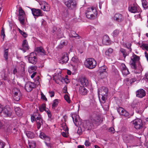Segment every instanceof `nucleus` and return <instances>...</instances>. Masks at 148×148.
I'll use <instances>...</instances> for the list:
<instances>
[{"label":"nucleus","instance_id":"obj_1","mask_svg":"<svg viewBox=\"0 0 148 148\" xmlns=\"http://www.w3.org/2000/svg\"><path fill=\"white\" fill-rule=\"evenodd\" d=\"M99 121V116L96 114H93L90 117V120L85 121L83 123V127L84 128V131L90 130L94 124H97Z\"/></svg>","mask_w":148,"mask_h":148},{"label":"nucleus","instance_id":"obj_2","mask_svg":"<svg viewBox=\"0 0 148 148\" xmlns=\"http://www.w3.org/2000/svg\"><path fill=\"white\" fill-rule=\"evenodd\" d=\"M97 14V12L95 7H89L87 8L86 15V17L88 19H95Z\"/></svg>","mask_w":148,"mask_h":148},{"label":"nucleus","instance_id":"obj_3","mask_svg":"<svg viewBox=\"0 0 148 148\" xmlns=\"http://www.w3.org/2000/svg\"><path fill=\"white\" fill-rule=\"evenodd\" d=\"M108 88L105 87H102L98 91L99 98H101L102 100L105 101L106 99V97L108 92Z\"/></svg>","mask_w":148,"mask_h":148},{"label":"nucleus","instance_id":"obj_4","mask_svg":"<svg viewBox=\"0 0 148 148\" xmlns=\"http://www.w3.org/2000/svg\"><path fill=\"white\" fill-rule=\"evenodd\" d=\"M85 65L87 68L92 69L95 68L96 65V61L93 58H89L86 60Z\"/></svg>","mask_w":148,"mask_h":148},{"label":"nucleus","instance_id":"obj_5","mask_svg":"<svg viewBox=\"0 0 148 148\" xmlns=\"http://www.w3.org/2000/svg\"><path fill=\"white\" fill-rule=\"evenodd\" d=\"M128 10L132 13L139 12H140V9L136 3L132 5L128 8Z\"/></svg>","mask_w":148,"mask_h":148},{"label":"nucleus","instance_id":"obj_6","mask_svg":"<svg viewBox=\"0 0 148 148\" xmlns=\"http://www.w3.org/2000/svg\"><path fill=\"white\" fill-rule=\"evenodd\" d=\"M13 92L14 99L16 101H18L21 96V94L19 90L17 88H14L13 90Z\"/></svg>","mask_w":148,"mask_h":148},{"label":"nucleus","instance_id":"obj_7","mask_svg":"<svg viewBox=\"0 0 148 148\" xmlns=\"http://www.w3.org/2000/svg\"><path fill=\"white\" fill-rule=\"evenodd\" d=\"M28 61L29 63L35 64L37 61L36 54L34 52L31 53L28 58Z\"/></svg>","mask_w":148,"mask_h":148},{"label":"nucleus","instance_id":"obj_8","mask_svg":"<svg viewBox=\"0 0 148 148\" xmlns=\"http://www.w3.org/2000/svg\"><path fill=\"white\" fill-rule=\"evenodd\" d=\"M132 122L136 129H140L143 128V123L141 120L139 119H136Z\"/></svg>","mask_w":148,"mask_h":148},{"label":"nucleus","instance_id":"obj_9","mask_svg":"<svg viewBox=\"0 0 148 148\" xmlns=\"http://www.w3.org/2000/svg\"><path fill=\"white\" fill-rule=\"evenodd\" d=\"M139 60V57L136 55L133 54L131 57V60L130 61V64L132 65V66L134 69H136V63Z\"/></svg>","mask_w":148,"mask_h":148},{"label":"nucleus","instance_id":"obj_10","mask_svg":"<svg viewBox=\"0 0 148 148\" xmlns=\"http://www.w3.org/2000/svg\"><path fill=\"white\" fill-rule=\"evenodd\" d=\"M65 4L69 8L71 9L74 8L76 5V2L73 0H69L66 1Z\"/></svg>","mask_w":148,"mask_h":148},{"label":"nucleus","instance_id":"obj_11","mask_svg":"<svg viewBox=\"0 0 148 148\" xmlns=\"http://www.w3.org/2000/svg\"><path fill=\"white\" fill-rule=\"evenodd\" d=\"M36 114H38V116L36 117V121L37 128L39 129L41 125L43 124V121L40 114L38 113H36Z\"/></svg>","mask_w":148,"mask_h":148},{"label":"nucleus","instance_id":"obj_12","mask_svg":"<svg viewBox=\"0 0 148 148\" xmlns=\"http://www.w3.org/2000/svg\"><path fill=\"white\" fill-rule=\"evenodd\" d=\"M31 10L32 14L35 18V17H39L42 16V11L39 9L32 8L31 9Z\"/></svg>","mask_w":148,"mask_h":148},{"label":"nucleus","instance_id":"obj_13","mask_svg":"<svg viewBox=\"0 0 148 148\" xmlns=\"http://www.w3.org/2000/svg\"><path fill=\"white\" fill-rule=\"evenodd\" d=\"M41 6V8L44 11H48L50 10V7L49 4L45 1L39 3Z\"/></svg>","mask_w":148,"mask_h":148},{"label":"nucleus","instance_id":"obj_14","mask_svg":"<svg viewBox=\"0 0 148 148\" xmlns=\"http://www.w3.org/2000/svg\"><path fill=\"white\" fill-rule=\"evenodd\" d=\"M35 85L34 84L30 82L27 83L25 86V89L28 92L31 91L34 88Z\"/></svg>","mask_w":148,"mask_h":148},{"label":"nucleus","instance_id":"obj_15","mask_svg":"<svg viewBox=\"0 0 148 148\" xmlns=\"http://www.w3.org/2000/svg\"><path fill=\"white\" fill-rule=\"evenodd\" d=\"M123 138L126 142L131 143L133 141L136 137L130 134L125 135Z\"/></svg>","mask_w":148,"mask_h":148},{"label":"nucleus","instance_id":"obj_16","mask_svg":"<svg viewBox=\"0 0 148 148\" xmlns=\"http://www.w3.org/2000/svg\"><path fill=\"white\" fill-rule=\"evenodd\" d=\"M68 55L67 53H64L62 54V56L59 60L60 62L62 64L66 63L68 61Z\"/></svg>","mask_w":148,"mask_h":148},{"label":"nucleus","instance_id":"obj_17","mask_svg":"<svg viewBox=\"0 0 148 148\" xmlns=\"http://www.w3.org/2000/svg\"><path fill=\"white\" fill-rule=\"evenodd\" d=\"M114 19L119 22L122 21L124 19V17L123 15L119 13L115 14L114 17Z\"/></svg>","mask_w":148,"mask_h":148},{"label":"nucleus","instance_id":"obj_18","mask_svg":"<svg viewBox=\"0 0 148 148\" xmlns=\"http://www.w3.org/2000/svg\"><path fill=\"white\" fill-rule=\"evenodd\" d=\"M12 110L10 108L7 107L3 109V112L6 117H10L12 114Z\"/></svg>","mask_w":148,"mask_h":148},{"label":"nucleus","instance_id":"obj_19","mask_svg":"<svg viewBox=\"0 0 148 148\" xmlns=\"http://www.w3.org/2000/svg\"><path fill=\"white\" fill-rule=\"evenodd\" d=\"M146 95L145 91L142 89H140L136 92V96L140 98H142Z\"/></svg>","mask_w":148,"mask_h":148},{"label":"nucleus","instance_id":"obj_20","mask_svg":"<svg viewBox=\"0 0 148 148\" xmlns=\"http://www.w3.org/2000/svg\"><path fill=\"white\" fill-rule=\"evenodd\" d=\"M79 92L82 95H85L88 93V90L85 87L83 86H80Z\"/></svg>","mask_w":148,"mask_h":148},{"label":"nucleus","instance_id":"obj_21","mask_svg":"<svg viewBox=\"0 0 148 148\" xmlns=\"http://www.w3.org/2000/svg\"><path fill=\"white\" fill-rule=\"evenodd\" d=\"M29 49V46L28 45L27 41L26 40H23L22 44V48L21 49L24 52H25L27 50Z\"/></svg>","mask_w":148,"mask_h":148},{"label":"nucleus","instance_id":"obj_22","mask_svg":"<svg viewBox=\"0 0 148 148\" xmlns=\"http://www.w3.org/2000/svg\"><path fill=\"white\" fill-rule=\"evenodd\" d=\"M79 81L81 84L83 86H86L88 85L89 81L85 77H82L79 79Z\"/></svg>","mask_w":148,"mask_h":148},{"label":"nucleus","instance_id":"obj_23","mask_svg":"<svg viewBox=\"0 0 148 148\" xmlns=\"http://www.w3.org/2000/svg\"><path fill=\"white\" fill-rule=\"evenodd\" d=\"M35 51L41 55H44L46 54V52L41 47H36Z\"/></svg>","mask_w":148,"mask_h":148},{"label":"nucleus","instance_id":"obj_24","mask_svg":"<svg viewBox=\"0 0 148 148\" xmlns=\"http://www.w3.org/2000/svg\"><path fill=\"white\" fill-rule=\"evenodd\" d=\"M23 62H21V65L19 67L20 70L19 71H18V72L19 73H20L22 77L24 76L25 75V66L23 64Z\"/></svg>","mask_w":148,"mask_h":148},{"label":"nucleus","instance_id":"obj_25","mask_svg":"<svg viewBox=\"0 0 148 148\" xmlns=\"http://www.w3.org/2000/svg\"><path fill=\"white\" fill-rule=\"evenodd\" d=\"M120 54H122L124 58H125L128 55L129 52L127 51L125 49L123 48H121L119 51Z\"/></svg>","mask_w":148,"mask_h":148},{"label":"nucleus","instance_id":"obj_26","mask_svg":"<svg viewBox=\"0 0 148 148\" xmlns=\"http://www.w3.org/2000/svg\"><path fill=\"white\" fill-rule=\"evenodd\" d=\"M123 67L121 68V70L122 74L125 75H127L129 74V72L128 69L127 68L126 66L124 64L123 65Z\"/></svg>","mask_w":148,"mask_h":148},{"label":"nucleus","instance_id":"obj_27","mask_svg":"<svg viewBox=\"0 0 148 148\" xmlns=\"http://www.w3.org/2000/svg\"><path fill=\"white\" fill-rule=\"evenodd\" d=\"M14 110L16 115L18 116H21L22 115L23 112L21 110L19 107H14Z\"/></svg>","mask_w":148,"mask_h":148},{"label":"nucleus","instance_id":"obj_28","mask_svg":"<svg viewBox=\"0 0 148 148\" xmlns=\"http://www.w3.org/2000/svg\"><path fill=\"white\" fill-rule=\"evenodd\" d=\"M103 43L107 45L110 42V40L109 37L107 36H103L102 39Z\"/></svg>","mask_w":148,"mask_h":148},{"label":"nucleus","instance_id":"obj_29","mask_svg":"<svg viewBox=\"0 0 148 148\" xmlns=\"http://www.w3.org/2000/svg\"><path fill=\"white\" fill-rule=\"evenodd\" d=\"M39 137L42 139H45L46 140L49 141L50 140V138L48 136H47L43 132H41L39 135Z\"/></svg>","mask_w":148,"mask_h":148},{"label":"nucleus","instance_id":"obj_30","mask_svg":"<svg viewBox=\"0 0 148 148\" xmlns=\"http://www.w3.org/2000/svg\"><path fill=\"white\" fill-rule=\"evenodd\" d=\"M107 70V68L106 66L105 65H103L99 68V71L100 73L106 72Z\"/></svg>","mask_w":148,"mask_h":148},{"label":"nucleus","instance_id":"obj_31","mask_svg":"<svg viewBox=\"0 0 148 148\" xmlns=\"http://www.w3.org/2000/svg\"><path fill=\"white\" fill-rule=\"evenodd\" d=\"M25 15H19L18 17L19 20L20 21L22 25H23L25 21Z\"/></svg>","mask_w":148,"mask_h":148},{"label":"nucleus","instance_id":"obj_32","mask_svg":"<svg viewBox=\"0 0 148 148\" xmlns=\"http://www.w3.org/2000/svg\"><path fill=\"white\" fill-rule=\"evenodd\" d=\"M26 136L29 138H32L34 137V133L31 132H26Z\"/></svg>","mask_w":148,"mask_h":148},{"label":"nucleus","instance_id":"obj_33","mask_svg":"<svg viewBox=\"0 0 148 148\" xmlns=\"http://www.w3.org/2000/svg\"><path fill=\"white\" fill-rule=\"evenodd\" d=\"M69 36L71 38H76L78 36V35L75 32L72 31L69 34Z\"/></svg>","mask_w":148,"mask_h":148},{"label":"nucleus","instance_id":"obj_34","mask_svg":"<svg viewBox=\"0 0 148 148\" xmlns=\"http://www.w3.org/2000/svg\"><path fill=\"white\" fill-rule=\"evenodd\" d=\"M58 100L57 99H55L53 101V103L52 105V108L55 109L58 106Z\"/></svg>","mask_w":148,"mask_h":148},{"label":"nucleus","instance_id":"obj_35","mask_svg":"<svg viewBox=\"0 0 148 148\" xmlns=\"http://www.w3.org/2000/svg\"><path fill=\"white\" fill-rule=\"evenodd\" d=\"M142 4L145 9H146L148 7V2L147 0H142Z\"/></svg>","mask_w":148,"mask_h":148},{"label":"nucleus","instance_id":"obj_36","mask_svg":"<svg viewBox=\"0 0 148 148\" xmlns=\"http://www.w3.org/2000/svg\"><path fill=\"white\" fill-rule=\"evenodd\" d=\"M1 77L3 79L6 80L8 79V74L4 71H3L1 73Z\"/></svg>","mask_w":148,"mask_h":148},{"label":"nucleus","instance_id":"obj_37","mask_svg":"<svg viewBox=\"0 0 148 148\" xmlns=\"http://www.w3.org/2000/svg\"><path fill=\"white\" fill-rule=\"evenodd\" d=\"M136 81V78H133L131 79H130L129 78H126L124 79L125 82H130V84H132V83Z\"/></svg>","mask_w":148,"mask_h":148},{"label":"nucleus","instance_id":"obj_38","mask_svg":"<svg viewBox=\"0 0 148 148\" xmlns=\"http://www.w3.org/2000/svg\"><path fill=\"white\" fill-rule=\"evenodd\" d=\"M28 148H35L36 146V143L34 141L29 142Z\"/></svg>","mask_w":148,"mask_h":148},{"label":"nucleus","instance_id":"obj_39","mask_svg":"<svg viewBox=\"0 0 148 148\" xmlns=\"http://www.w3.org/2000/svg\"><path fill=\"white\" fill-rule=\"evenodd\" d=\"M113 51V49L111 48H109L107 49L105 52V54L108 56L112 53Z\"/></svg>","mask_w":148,"mask_h":148},{"label":"nucleus","instance_id":"obj_40","mask_svg":"<svg viewBox=\"0 0 148 148\" xmlns=\"http://www.w3.org/2000/svg\"><path fill=\"white\" fill-rule=\"evenodd\" d=\"M71 61L76 64H78L79 62V59L76 57L72 58L71 59Z\"/></svg>","mask_w":148,"mask_h":148},{"label":"nucleus","instance_id":"obj_41","mask_svg":"<svg viewBox=\"0 0 148 148\" xmlns=\"http://www.w3.org/2000/svg\"><path fill=\"white\" fill-rule=\"evenodd\" d=\"M125 110L124 109L121 107H119L117 109L118 112L121 115H122L123 112H124V111Z\"/></svg>","mask_w":148,"mask_h":148},{"label":"nucleus","instance_id":"obj_42","mask_svg":"<svg viewBox=\"0 0 148 148\" xmlns=\"http://www.w3.org/2000/svg\"><path fill=\"white\" fill-rule=\"evenodd\" d=\"M36 113H36L33 114V115H32L31 116V119L32 122H34L35 121H36V116H38V114Z\"/></svg>","mask_w":148,"mask_h":148},{"label":"nucleus","instance_id":"obj_43","mask_svg":"<svg viewBox=\"0 0 148 148\" xmlns=\"http://www.w3.org/2000/svg\"><path fill=\"white\" fill-rule=\"evenodd\" d=\"M37 67L36 66H31L28 69V71L29 73H31L35 71Z\"/></svg>","mask_w":148,"mask_h":148},{"label":"nucleus","instance_id":"obj_44","mask_svg":"<svg viewBox=\"0 0 148 148\" xmlns=\"http://www.w3.org/2000/svg\"><path fill=\"white\" fill-rule=\"evenodd\" d=\"M77 116L75 115V114L73 115L72 116L73 121L75 125H76V123L77 121Z\"/></svg>","mask_w":148,"mask_h":148},{"label":"nucleus","instance_id":"obj_45","mask_svg":"<svg viewBox=\"0 0 148 148\" xmlns=\"http://www.w3.org/2000/svg\"><path fill=\"white\" fill-rule=\"evenodd\" d=\"M18 11L19 15H25L24 11L22 10L21 7L18 8Z\"/></svg>","mask_w":148,"mask_h":148},{"label":"nucleus","instance_id":"obj_46","mask_svg":"<svg viewBox=\"0 0 148 148\" xmlns=\"http://www.w3.org/2000/svg\"><path fill=\"white\" fill-rule=\"evenodd\" d=\"M8 49H6L4 51V57L5 58V60H7L8 59Z\"/></svg>","mask_w":148,"mask_h":148},{"label":"nucleus","instance_id":"obj_47","mask_svg":"<svg viewBox=\"0 0 148 148\" xmlns=\"http://www.w3.org/2000/svg\"><path fill=\"white\" fill-rule=\"evenodd\" d=\"M119 33V31L118 30H115L113 33V35L114 37L117 36Z\"/></svg>","mask_w":148,"mask_h":148},{"label":"nucleus","instance_id":"obj_48","mask_svg":"<svg viewBox=\"0 0 148 148\" xmlns=\"http://www.w3.org/2000/svg\"><path fill=\"white\" fill-rule=\"evenodd\" d=\"M64 98L69 103H70V100L69 97L67 95H65L64 96Z\"/></svg>","mask_w":148,"mask_h":148},{"label":"nucleus","instance_id":"obj_49","mask_svg":"<svg viewBox=\"0 0 148 148\" xmlns=\"http://www.w3.org/2000/svg\"><path fill=\"white\" fill-rule=\"evenodd\" d=\"M63 129L66 132H68V128L67 126L65 125H64L62 126Z\"/></svg>","mask_w":148,"mask_h":148},{"label":"nucleus","instance_id":"obj_50","mask_svg":"<svg viewBox=\"0 0 148 148\" xmlns=\"http://www.w3.org/2000/svg\"><path fill=\"white\" fill-rule=\"evenodd\" d=\"M129 114L126 110H125L123 114L122 115H123L125 117H128L129 116Z\"/></svg>","mask_w":148,"mask_h":148},{"label":"nucleus","instance_id":"obj_51","mask_svg":"<svg viewBox=\"0 0 148 148\" xmlns=\"http://www.w3.org/2000/svg\"><path fill=\"white\" fill-rule=\"evenodd\" d=\"M1 36H3V38L5 36V34L4 29L3 27L2 28V29L1 31Z\"/></svg>","mask_w":148,"mask_h":148},{"label":"nucleus","instance_id":"obj_52","mask_svg":"<svg viewBox=\"0 0 148 148\" xmlns=\"http://www.w3.org/2000/svg\"><path fill=\"white\" fill-rule=\"evenodd\" d=\"M45 110L47 114L48 117L49 118H51V114L50 111L49 110Z\"/></svg>","mask_w":148,"mask_h":148},{"label":"nucleus","instance_id":"obj_53","mask_svg":"<svg viewBox=\"0 0 148 148\" xmlns=\"http://www.w3.org/2000/svg\"><path fill=\"white\" fill-rule=\"evenodd\" d=\"M142 46L143 48L148 51V44H143Z\"/></svg>","mask_w":148,"mask_h":148},{"label":"nucleus","instance_id":"obj_54","mask_svg":"<svg viewBox=\"0 0 148 148\" xmlns=\"http://www.w3.org/2000/svg\"><path fill=\"white\" fill-rule=\"evenodd\" d=\"M77 133L79 135L81 134L82 133V130L81 128L80 127H79L78 128V130L77 131Z\"/></svg>","mask_w":148,"mask_h":148},{"label":"nucleus","instance_id":"obj_55","mask_svg":"<svg viewBox=\"0 0 148 148\" xmlns=\"http://www.w3.org/2000/svg\"><path fill=\"white\" fill-rule=\"evenodd\" d=\"M49 93L50 97H52L54 96V92L53 91H49Z\"/></svg>","mask_w":148,"mask_h":148},{"label":"nucleus","instance_id":"obj_56","mask_svg":"<svg viewBox=\"0 0 148 148\" xmlns=\"http://www.w3.org/2000/svg\"><path fill=\"white\" fill-rule=\"evenodd\" d=\"M103 108L104 110L106 111H107L109 109L108 106V105H105L103 106Z\"/></svg>","mask_w":148,"mask_h":148},{"label":"nucleus","instance_id":"obj_57","mask_svg":"<svg viewBox=\"0 0 148 148\" xmlns=\"http://www.w3.org/2000/svg\"><path fill=\"white\" fill-rule=\"evenodd\" d=\"M41 98L44 100L47 101V99L45 96L42 93H41Z\"/></svg>","mask_w":148,"mask_h":148},{"label":"nucleus","instance_id":"obj_58","mask_svg":"<svg viewBox=\"0 0 148 148\" xmlns=\"http://www.w3.org/2000/svg\"><path fill=\"white\" fill-rule=\"evenodd\" d=\"M85 145L86 146H89L90 145V143L88 140H86L85 142Z\"/></svg>","mask_w":148,"mask_h":148},{"label":"nucleus","instance_id":"obj_59","mask_svg":"<svg viewBox=\"0 0 148 148\" xmlns=\"http://www.w3.org/2000/svg\"><path fill=\"white\" fill-rule=\"evenodd\" d=\"M62 80L64 81L66 83H68L69 82L68 79L66 78H63L62 79Z\"/></svg>","mask_w":148,"mask_h":148},{"label":"nucleus","instance_id":"obj_60","mask_svg":"<svg viewBox=\"0 0 148 148\" xmlns=\"http://www.w3.org/2000/svg\"><path fill=\"white\" fill-rule=\"evenodd\" d=\"M5 146V145L2 142L0 141V148H3Z\"/></svg>","mask_w":148,"mask_h":148},{"label":"nucleus","instance_id":"obj_61","mask_svg":"<svg viewBox=\"0 0 148 148\" xmlns=\"http://www.w3.org/2000/svg\"><path fill=\"white\" fill-rule=\"evenodd\" d=\"M67 132H62V136L64 137H67V134L66 133Z\"/></svg>","mask_w":148,"mask_h":148},{"label":"nucleus","instance_id":"obj_62","mask_svg":"<svg viewBox=\"0 0 148 148\" xmlns=\"http://www.w3.org/2000/svg\"><path fill=\"white\" fill-rule=\"evenodd\" d=\"M3 106L0 104V114L1 113L2 111L3 110Z\"/></svg>","mask_w":148,"mask_h":148},{"label":"nucleus","instance_id":"obj_63","mask_svg":"<svg viewBox=\"0 0 148 148\" xmlns=\"http://www.w3.org/2000/svg\"><path fill=\"white\" fill-rule=\"evenodd\" d=\"M145 56L148 62V53H147L146 52H145Z\"/></svg>","mask_w":148,"mask_h":148},{"label":"nucleus","instance_id":"obj_64","mask_svg":"<svg viewBox=\"0 0 148 148\" xmlns=\"http://www.w3.org/2000/svg\"><path fill=\"white\" fill-rule=\"evenodd\" d=\"M21 35L25 38L27 36V35L24 32H23V33L21 34Z\"/></svg>","mask_w":148,"mask_h":148}]
</instances>
